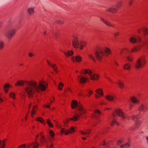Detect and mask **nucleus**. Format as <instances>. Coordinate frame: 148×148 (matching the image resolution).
Here are the masks:
<instances>
[{
  "label": "nucleus",
  "mask_w": 148,
  "mask_h": 148,
  "mask_svg": "<svg viewBox=\"0 0 148 148\" xmlns=\"http://www.w3.org/2000/svg\"><path fill=\"white\" fill-rule=\"evenodd\" d=\"M1 143L0 144V148H5L7 143L8 142V139L7 138H4L1 140Z\"/></svg>",
  "instance_id": "5701e85b"
},
{
  "label": "nucleus",
  "mask_w": 148,
  "mask_h": 148,
  "mask_svg": "<svg viewBox=\"0 0 148 148\" xmlns=\"http://www.w3.org/2000/svg\"><path fill=\"white\" fill-rule=\"evenodd\" d=\"M138 109L140 111H145L147 110V108L145 105L141 104L139 106Z\"/></svg>",
  "instance_id": "7c9ffc66"
},
{
  "label": "nucleus",
  "mask_w": 148,
  "mask_h": 148,
  "mask_svg": "<svg viewBox=\"0 0 148 148\" xmlns=\"http://www.w3.org/2000/svg\"><path fill=\"white\" fill-rule=\"evenodd\" d=\"M38 110V106L37 105L35 104L33 106L32 110L31 111V116L32 117L36 114Z\"/></svg>",
  "instance_id": "6ab92c4d"
},
{
  "label": "nucleus",
  "mask_w": 148,
  "mask_h": 148,
  "mask_svg": "<svg viewBox=\"0 0 148 148\" xmlns=\"http://www.w3.org/2000/svg\"><path fill=\"white\" fill-rule=\"evenodd\" d=\"M124 141V140L123 139H121L119 140H118L117 142V144L118 145H120V147L121 148L123 147H129L130 145L129 143H127L125 144V145H122V144L123 143Z\"/></svg>",
  "instance_id": "4468645a"
},
{
  "label": "nucleus",
  "mask_w": 148,
  "mask_h": 148,
  "mask_svg": "<svg viewBox=\"0 0 148 148\" xmlns=\"http://www.w3.org/2000/svg\"><path fill=\"white\" fill-rule=\"evenodd\" d=\"M127 60L130 62H132L133 61L132 58L130 56H128L127 57Z\"/></svg>",
  "instance_id": "13d9d810"
},
{
  "label": "nucleus",
  "mask_w": 148,
  "mask_h": 148,
  "mask_svg": "<svg viewBox=\"0 0 148 148\" xmlns=\"http://www.w3.org/2000/svg\"><path fill=\"white\" fill-rule=\"evenodd\" d=\"M141 49L140 46H134L130 50V53H138Z\"/></svg>",
  "instance_id": "dca6fc26"
},
{
  "label": "nucleus",
  "mask_w": 148,
  "mask_h": 148,
  "mask_svg": "<svg viewBox=\"0 0 148 148\" xmlns=\"http://www.w3.org/2000/svg\"><path fill=\"white\" fill-rule=\"evenodd\" d=\"M10 86V85L8 83L6 84L4 86L3 89L5 93H7L8 92Z\"/></svg>",
  "instance_id": "bb28decb"
},
{
  "label": "nucleus",
  "mask_w": 148,
  "mask_h": 148,
  "mask_svg": "<svg viewBox=\"0 0 148 148\" xmlns=\"http://www.w3.org/2000/svg\"><path fill=\"white\" fill-rule=\"evenodd\" d=\"M115 124H116L117 125H119V123L116 119H113L111 122V126H113Z\"/></svg>",
  "instance_id": "c03bdc74"
},
{
  "label": "nucleus",
  "mask_w": 148,
  "mask_h": 148,
  "mask_svg": "<svg viewBox=\"0 0 148 148\" xmlns=\"http://www.w3.org/2000/svg\"><path fill=\"white\" fill-rule=\"evenodd\" d=\"M118 10L116 8L113 7H111L106 9V11L110 12L112 13H115Z\"/></svg>",
  "instance_id": "a211bd4d"
},
{
  "label": "nucleus",
  "mask_w": 148,
  "mask_h": 148,
  "mask_svg": "<svg viewBox=\"0 0 148 148\" xmlns=\"http://www.w3.org/2000/svg\"><path fill=\"white\" fill-rule=\"evenodd\" d=\"M104 53L105 56H108L109 55L112 54V52L110 49L108 47H106L104 50Z\"/></svg>",
  "instance_id": "393cba45"
},
{
  "label": "nucleus",
  "mask_w": 148,
  "mask_h": 148,
  "mask_svg": "<svg viewBox=\"0 0 148 148\" xmlns=\"http://www.w3.org/2000/svg\"><path fill=\"white\" fill-rule=\"evenodd\" d=\"M119 32H115L114 34V36L115 37H117L119 35Z\"/></svg>",
  "instance_id": "0e129e2a"
},
{
  "label": "nucleus",
  "mask_w": 148,
  "mask_h": 148,
  "mask_svg": "<svg viewBox=\"0 0 148 148\" xmlns=\"http://www.w3.org/2000/svg\"><path fill=\"white\" fill-rule=\"evenodd\" d=\"M16 31L14 29H11L7 32L5 34V36L8 38H11L15 33Z\"/></svg>",
  "instance_id": "ddd939ff"
},
{
  "label": "nucleus",
  "mask_w": 148,
  "mask_h": 148,
  "mask_svg": "<svg viewBox=\"0 0 148 148\" xmlns=\"http://www.w3.org/2000/svg\"><path fill=\"white\" fill-rule=\"evenodd\" d=\"M130 42L131 43H135L136 42V39L135 37L133 36H131L129 39Z\"/></svg>",
  "instance_id": "72a5a7b5"
},
{
  "label": "nucleus",
  "mask_w": 148,
  "mask_h": 148,
  "mask_svg": "<svg viewBox=\"0 0 148 148\" xmlns=\"http://www.w3.org/2000/svg\"><path fill=\"white\" fill-rule=\"evenodd\" d=\"M100 77V75L97 73L92 74L90 77L91 80L97 81L99 80Z\"/></svg>",
  "instance_id": "412c9836"
},
{
  "label": "nucleus",
  "mask_w": 148,
  "mask_h": 148,
  "mask_svg": "<svg viewBox=\"0 0 148 148\" xmlns=\"http://www.w3.org/2000/svg\"><path fill=\"white\" fill-rule=\"evenodd\" d=\"M77 80L79 82L84 84L88 81V79L86 76L81 74L78 76Z\"/></svg>",
  "instance_id": "9d476101"
},
{
  "label": "nucleus",
  "mask_w": 148,
  "mask_h": 148,
  "mask_svg": "<svg viewBox=\"0 0 148 148\" xmlns=\"http://www.w3.org/2000/svg\"><path fill=\"white\" fill-rule=\"evenodd\" d=\"M95 57L97 60L101 62L102 60L103 57L104 55V52L101 50H99L95 52Z\"/></svg>",
  "instance_id": "423d86ee"
},
{
  "label": "nucleus",
  "mask_w": 148,
  "mask_h": 148,
  "mask_svg": "<svg viewBox=\"0 0 148 148\" xmlns=\"http://www.w3.org/2000/svg\"><path fill=\"white\" fill-rule=\"evenodd\" d=\"M118 85L119 87L121 89L123 88L124 87V84L122 82V81L121 80H119L118 81Z\"/></svg>",
  "instance_id": "4c0bfd02"
},
{
  "label": "nucleus",
  "mask_w": 148,
  "mask_h": 148,
  "mask_svg": "<svg viewBox=\"0 0 148 148\" xmlns=\"http://www.w3.org/2000/svg\"><path fill=\"white\" fill-rule=\"evenodd\" d=\"M84 73L85 74H88L90 77L92 73V71L91 70L88 69H85L84 70Z\"/></svg>",
  "instance_id": "473e14b6"
},
{
  "label": "nucleus",
  "mask_w": 148,
  "mask_h": 148,
  "mask_svg": "<svg viewBox=\"0 0 148 148\" xmlns=\"http://www.w3.org/2000/svg\"><path fill=\"white\" fill-rule=\"evenodd\" d=\"M41 133V139L40 140V144L42 146H44L46 148H54V144L51 139L47 140L44 135Z\"/></svg>",
  "instance_id": "f03ea898"
},
{
  "label": "nucleus",
  "mask_w": 148,
  "mask_h": 148,
  "mask_svg": "<svg viewBox=\"0 0 148 148\" xmlns=\"http://www.w3.org/2000/svg\"><path fill=\"white\" fill-rule=\"evenodd\" d=\"M101 113V112L98 110H96L94 111L93 113L92 114V118L98 119V123L101 122V120L99 119V116Z\"/></svg>",
  "instance_id": "9b49d317"
},
{
  "label": "nucleus",
  "mask_w": 148,
  "mask_h": 148,
  "mask_svg": "<svg viewBox=\"0 0 148 148\" xmlns=\"http://www.w3.org/2000/svg\"><path fill=\"white\" fill-rule=\"evenodd\" d=\"M36 87L37 92H39L41 91H45L48 87V85L45 82L43 81H40L38 84L36 81Z\"/></svg>",
  "instance_id": "7ed1b4c3"
},
{
  "label": "nucleus",
  "mask_w": 148,
  "mask_h": 148,
  "mask_svg": "<svg viewBox=\"0 0 148 148\" xmlns=\"http://www.w3.org/2000/svg\"><path fill=\"white\" fill-rule=\"evenodd\" d=\"M49 134L50 138H51V139L52 140V139L54 138L55 136L54 132L52 130H49Z\"/></svg>",
  "instance_id": "ea45409f"
},
{
  "label": "nucleus",
  "mask_w": 148,
  "mask_h": 148,
  "mask_svg": "<svg viewBox=\"0 0 148 148\" xmlns=\"http://www.w3.org/2000/svg\"><path fill=\"white\" fill-rule=\"evenodd\" d=\"M70 119L71 118L69 119H66L63 122L64 124L65 125H66L70 121H71V119Z\"/></svg>",
  "instance_id": "864d4df0"
},
{
  "label": "nucleus",
  "mask_w": 148,
  "mask_h": 148,
  "mask_svg": "<svg viewBox=\"0 0 148 148\" xmlns=\"http://www.w3.org/2000/svg\"><path fill=\"white\" fill-rule=\"evenodd\" d=\"M72 92L71 89L69 87H67L64 90V92L65 93H71Z\"/></svg>",
  "instance_id": "3c124183"
},
{
  "label": "nucleus",
  "mask_w": 148,
  "mask_h": 148,
  "mask_svg": "<svg viewBox=\"0 0 148 148\" xmlns=\"http://www.w3.org/2000/svg\"><path fill=\"white\" fill-rule=\"evenodd\" d=\"M72 45L73 47L75 49H77L79 47V38L77 36H73V39L72 42Z\"/></svg>",
  "instance_id": "0eeeda50"
},
{
  "label": "nucleus",
  "mask_w": 148,
  "mask_h": 148,
  "mask_svg": "<svg viewBox=\"0 0 148 148\" xmlns=\"http://www.w3.org/2000/svg\"><path fill=\"white\" fill-rule=\"evenodd\" d=\"M75 129L74 127H71L68 130L69 133L70 134H72L75 131Z\"/></svg>",
  "instance_id": "8fccbe9b"
},
{
  "label": "nucleus",
  "mask_w": 148,
  "mask_h": 148,
  "mask_svg": "<svg viewBox=\"0 0 148 148\" xmlns=\"http://www.w3.org/2000/svg\"><path fill=\"white\" fill-rule=\"evenodd\" d=\"M27 86L25 88V92L29 97H32L37 92L36 87V81L31 80L27 82Z\"/></svg>",
  "instance_id": "f257e3e1"
},
{
  "label": "nucleus",
  "mask_w": 148,
  "mask_h": 148,
  "mask_svg": "<svg viewBox=\"0 0 148 148\" xmlns=\"http://www.w3.org/2000/svg\"><path fill=\"white\" fill-rule=\"evenodd\" d=\"M30 145V148L31 147L32 148H38L39 146V144L37 142V141H33L32 143L30 144H29Z\"/></svg>",
  "instance_id": "b1692460"
},
{
  "label": "nucleus",
  "mask_w": 148,
  "mask_h": 148,
  "mask_svg": "<svg viewBox=\"0 0 148 148\" xmlns=\"http://www.w3.org/2000/svg\"><path fill=\"white\" fill-rule=\"evenodd\" d=\"M78 114L81 117L85 115L87 112L86 109L81 104L78 105Z\"/></svg>",
  "instance_id": "6e6552de"
},
{
  "label": "nucleus",
  "mask_w": 148,
  "mask_h": 148,
  "mask_svg": "<svg viewBox=\"0 0 148 148\" xmlns=\"http://www.w3.org/2000/svg\"><path fill=\"white\" fill-rule=\"evenodd\" d=\"M99 105L102 106L106 105V103L103 100H102L99 102Z\"/></svg>",
  "instance_id": "6e6d98bb"
},
{
  "label": "nucleus",
  "mask_w": 148,
  "mask_h": 148,
  "mask_svg": "<svg viewBox=\"0 0 148 148\" xmlns=\"http://www.w3.org/2000/svg\"><path fill=\"white\" fill-rule=\"evenodd\" d=\"M143 31L144 36H147L148 35V29L146 27H144L143 28Z\"/></svg>",
  "instance_id": "79ce46f5"
},
{
  "label": "nucleus",
  "mask_w": 148,
  "mask_h": 148,
  "mask_svg": "<svg viewBox=\"0 0 148 148\" xmlns=\"http://www.w3.org/2000/svg\"><path fill=\"white\" fill-rule=\"evenodd\" d=\"M101 20L106 25L108 26H111L110 23L108 21L105 20L102 18H101Z\"/></svg>",
  "instance_id": "a18cd8bd"
},
{
  "label": "nucleus",
  "mask_w": 148,
  "mask_h": 148,
  "mask_svg": "<svg viewBox=\"0 0 148 148\" xmlns=\"http://www.w3.org/2000/svg\"><path fill=\"white\" fill-rule=\"evenodd\" d=\"M91 132V130H88L86 131V135H87L89 134Z\"/></svg>",
  "instance_id": "774afa93"
},
{
  "label": "nucleus",
  "mask_w": 148,
  "mask_h": 148,
  "mask_svg": "<svg viewBox=\"0 0 148 148\" xmlns=\"http://www.w3.org/2000/svg\"><path fill=\"white\" fill-rule=\"evenodd\" d=\"M87 44V42L84 40L80 41L79 42V45L78 48L80 50H82L84 48L86 47Z\"/></svg>",
  "instance_id": "f3484780"
},
{
  "label": "nucleus",
  "mask_w": 148,
  "mask_h": 148,
  "mask_svg": "<svg viewBox=\"0 0 148 148\" xmlns=\"http://www.w3.org/2000/svg\"><path fill=\"white\" fill-rule=\"evenodd\" d=\"M55 100V98L54 97H53L50 100V102L49 103V104L50 105H51L52 103H53V101Z\"/></svg>",
  "instance_id": "338daca9"
},
{
  "label": "nucleus",
  "mask_w": 148,
  "mask_h": 148,
  "mask_svg": "<svg viewBox=\"0 0 148 148\" xmlns=\"http://www.w3.org/2000/svg\"><path fill=\"white\" fill-rule=\"evenodd\" d=\"M81 116L79 114H75L74 116L72 118H71V121H76L79 119Z\"/></svg>",
  "instance_id": "2f4dec72"
},
{
  "label": "nucleus",
  "mask_w": 148,
  "mask_h": 148,
  "mask_svg": "<svg viewBox=\"0 0 148 148\" xmlns=\"http://www.w3.org/2000/svg\"><path fill=\"white\" fill-rule=\"evenodd\" d=\"M64 86V84L62 82H59L58 85V88L59 90H62L63 87Z\"/></svg>",
  "instance_id": "37998d69"
},
{
  "label": "nucleus",
  "mask_w": 148,
  "mask_h": 148,
  "mask_svg": "<svg viewBox=\"0 0 148 148\" xmlns=\"http://www.w3.org/2000/svg\"><path fill=\"white\" fill-rule=\"evenodd\" d=\"M27 12L29 14H31L34 13V10L33 8H30L27 9Z\"/></svg>",
  "instance_id": "09e8293b"
},
{
  "label": "nucleus",
  "mask_w": 148,
  "mask_h": 148,
  "mask_svg": "<svg viewBox=\"0 0 148 148\" xmlns=\"http://www.w3.org/2000/svg\"><path fill=\"white\" fill-rule=\"evenodd\" d=\"M28 82L25 80H19L15 84V86H23L25 83H26Z\"/></svg>",
  "instance_id": "cd10ccee"
},
{
  "label": "nucleus",
  "mask_w": 148,
  "mask_h": 148,
  "mask_svg": "<svg viewBox=\"0 0 148 148\" xmlns=\"http://www.w3.org/2000/svg\"><path fill=\"white\" fill-rule=\"evenodd\" d=\"M60 133L61 134L64 133L66 135H68L69 134L68 130L64 128H61L60 130Z\"/></svg>",
  "instance_id": "c85d7f7f"
},
{
  "label": "nucleus",
  "mask_w": 148,
  "mask_h": 148,
  "mask_svg": "<svg viewBox=\"0 0 148 148\" xmlns=\"http://www.w3.org/2000/svg\"><path fill=\"white\" fill-rule=\"evenodd\" d=\"M4 46V44L3 42L0 41V49H2Z\"/></svg>",
  "instance_id": "5fc2aeb1"
},
{
  "label": "nucleus",
  "mask_w": 148,
  "mask_h": 148,
  "mask_svg": "<svg viewBox=\"0 0 148 148\" xmlns=\"http://www.w3.org/2000/svg\"><path fill=\"white\" fill-rule=\"evenodd\" d=\"M105 98L108 101L112 102L115 101L117 98L115 95L111 94L106 95L105 96Z\"/></svg>",
  "instance_id": "1a4fd4ad"
},
{
  "label": "nucleus",
  "mask_w": 148,
  "mask_h": 148,
  "mask_svg": "<svg viewBox=\"0 0 148 148\" xmlns=\"http://www.w3.org/2000/svg\"><path fill=\"white\" fill-rule=\"evenodd\" d=\"M36 121L40 122L41 123L44 125H45L46 124V122L43 118L39 116L37 117L35 119Z\"/></svg>",
  "instance_id": "a878e982"
},
{
  "label": "nucleus",
  "mask_w": 148,
  "mask_h": 148,
  "mask_svg": "<svg viewBox=\"0 0 148 148\" xmlns=\"http://www.w3.org/2000/svg\"><path fill=\"white\" fill-rule=\"evenodd\" d=\"M122 2H118L116 3V5L115 7L118 10V8H120L122 6Z\"/></svg>",
  "instance_id": "49530a36"
},
{
  "label": "nucleus",
  "mask_w": 148,
  "mask_h": 148,
  "mask_svg": "<svg viewBox=\"0 0 148 148\" xmlns=\"http://www.w3.org/2000/svg\"><path fill=\"white\" fill-rule=\"evenodd\" d=\"M51 105H50L49 103H48L47 104H45L44 105L43 107L44 108H50V106Z\"/></svg>",
  "instance_id": "4d7b16f0"
},
{
  "label": "nucleus",
  "mask_w": 148,
  "mask_h": 148,
  "mask_svg": "<svg viewBox=\"0 0 148 148\" xmlns=\"http://www.w3.org/2000/svg\"><path fill=\"white\" fill-rule=\"evenodd\" d=\"M87 92L88 94L87 96L89 97L93 93L92 91L91 90H87Z\"/></svg>",
  "instance_id": "603ef678"
},
{
  "label": "nucleus",
  "mask_w": 148,
  "mask_h": 148,
  "mask_svg": "<svg viewBox=\"0 0 148 148\" xmlns=\"http://www.w3.org/2000/svg\"><path fill=\"white\" fill-rule=\"evenodd\" d=\"M53 68L54 71L56 72V73H58V68L56 67V66L55 64H53L51 66Z\"/></svg>",
  "instance_id": "de8ad7c7"
},
{
  "label": "nucleus",
  "mask_w": 148,
  "mask_h": 148,
  "mask_svg": "<svg viewBox=\"0 0 148 148\" xmlns=\"http://www.w3.org/2000/svg\"><path fill=\"white\" fill-rule=\"evenodd\" d=\"M18 148H30V145L28 144H24L18 147Z\"/></svg>",
  "instance_id": "e433bc0d"
},
{
  "label": "nucleus",
  "mask_w": 148,
  "mask_h": 148,
  "mask_svg": "<svg viewBox=\"0 0 148 148\" xmlns=\"http://www.w3.org/2000/svg\"><path fill=\"white\" fill-rule=\"evenodd\" d=\"M131 67L130 64L129 63H126L123 65L124 69L125 70H129Z\"/></svg>",
  "instance_id": "c9c22d12"
},
{
  "label": "nucleus",
  "mask_w": 148,
  "mask_h": 148,
  "mask_svg": "<svg viewBox=\"0 0 148 148\" xmlns=\"http://www.w3.org/2000/svg\"><path fill=\"white\" fill-rule=\"evenodd\" d=\"M64 53L66 57L68 58L72 56L73 54V51L72 50H68L66 52H64Z\"/></svg>",
  "instance_id": "4be33fe9"
},
{
  "label": "nucleus",
  "mask_w": 148,
  "mask_h": 148,
  "mask_svg": "<svg viewBox=\"0 0 148 148\" xmlns=\"http://www.w3.org/2000/svg\"><path fill=\"white\" fill-rule=\"evenodd\" d=\"M146 60L145 56H143L138 58L136 61L135 67L138 69L142 68L146 63Z\"/></svg>",
  "instance_id": "20e7f679"
},
{
  "label": "nucleus",
  "mask_w": 148,
  "mask_h": 148,
  "mask_svg": "<svg viewBox=\"0 0 148 148\" xmlns=\"http://www.w3.org/2000/svg\"><path fill=\"white\" fill-rule=\"evenodd\" d=\"M46 122L49 127L53 128V125L50 119H47L46 120Z\"/></svg>",
  "instance_id": "a19ab883"
},
{
  "label": "nucleus",
  "mask_w": 148,
  "mask_h": 148,
  "mask_svg": "<svg viewBox=\"0 0 148 148\" xmlns=\"http://www.w3.org/2000/svg\"><path fill=\"white\" fill-rule=\"evenodd\" d=\"M79 133L83 135H86V132H83L82 131H79Z\"/></svg>",
  "instance_id": "052dcab7"
},
{
  "label": "nucleus",
  "mask_w": 148,
  "mask_h": 148,
  "mask_svg": "<svg viewBox=\"0 0 148 148\" xmlns=\"http://www.w3.org/2000/svg\"><path fill=\"white\" fill-rule=\"evenodd\" d=\"M115 112L117 116L122 118L123 121L130 119V117L123 113L121 109L119 108H116L115 110Z\"/></svg>",
  "instance_id": "39448f33"
},
{
  "label": "nucleus",
  "mask_w": 148,
  "mask_h": 148,
  "mask_svg": "<svg viewBox=\"0 0 148 148\" xmlns=\"http://www.w3.org/2000/svg\"><path fill=\"white\" fill-rule=\"evenodd\" d=\"M79 104H78L77 101L76 100H72L71 101V108L72 109H74L77 107L78 109V105Z\"/></svg>",
  "instance_id": "aec40b11"
},
{
  "label": "nucleus",
  "mask_w": 148,
  "mask_h": 148,
  "mask_svg": "<svg viewBox=\"0 0 148 148\" xmlns=\"http://www.w3.org/2000/svg\"><path fill=\"white\" fill-rule=\"evenodd\" d=\"M114 64L115 65L117 66H119V64L118 62L116 60H115L114 61Z\"/></svg>",
  "instance_id": "69168bd1"
},
{
  "label": "nucleus",
  "mask_w": 148,
  "mask_h": 148,
  "mask_svg": "<svg viewBox=\"0 0 148 148\" xmlns=\"http://www.w3.org/2000/svg\"><path fill=\"white\" fill-rule=\"evenodd\" d=\"M9 96L10 98H12L13 100H15L16 99V95L14 92H10L9 93Z\"/></svg>",
  "instance_id": "58836bf2"
},
{
  "label": "nucleus",
  "mask_w": 148,
  "mask_h": 148,
  "mask_svg": "<svg viewBox=\"0 0 148 148\" xmlns=\"http://www.w3.org/2000/svg\"><path fill=\"white\" fill-rule=\"evenodd\" d=\"M71 60L74 62H80L82 61V58L80 55H78L75 56H72Z\"/></svg>",
  "instance_id": "f8f14e48"
},
{
  "label": "nucleus",
  "mask_w": 148,
  "mask_h": 148,
  "mask_svg": "<svg viewBox=\"0 0 148 148\" xmlns=\"http://www.w3.org/2000/svg\"><path fill=\"white\" fill-rule=\"evenodd\" d=\"M29 112L27 113H26L25 116L24 120L25 121H26L27 119Z\"/></svg>",
  "instance_id": "680f3d73"
},
{
  "label": "nucleus",
  "mask_w": 148,
  "mask_h": 148,
  "mask_svg": "<svg viewBox=\"0 0 148 148\" xmlns=\"http://www.w3.org/2000/svg\"><path fill=\"white\" fill-rule=\"evenodd\" d=\"M95 92L100 96H103V92L102 88H98L96 89L95 90Z\"/></svg>",
  "instance_id": "c756f323"
},
{
  "label": "nucleus",
  "mask_w": 148,
  "mask_h": 148,
  "mask_svg": "<svg viewBox=\"0 0 148 148\" xmlns=\"http://www.w3.org/2000/svg\"><path fill=\"white\" fill-rule=\"evenodd\" d=\"M131 101L133 103L136 104H138L140 103V101L138 99L137 97L135 96H131L130 98Z\"/></svg>",
  "instance_id": "2eb2a0df"
},
{
  "label": "nucleus",
  "mask_w": 148,
  "mask_h": 148,
  "mask_svg": "<svg viewBox=\"0 0 148 148\" xmlns=\"http://www.w3.org/2000/svg\"><path fill=\"white\" fill-rule=\"evenodd\" d=\"M88 56L89 58L92 60V61L94 62H96V61L94 58L93 53H88Z\"/></svg>",
  "instance_id": "f704fd0d"
},
{
  "label": "nucleus",
  "mask_w": 148,
  "mask_h": 148,
  "mask_svg": "<svg viewBox=\"0 0 148 148\" xmlns=\"http://www.w3.org/2000/svg\"><path fill=\"white\" fill-rule=\"evenodd\" d=\"M141 124V122L139 121H137L136 123V126L138 127Z\"/></svg>",
  "instance_id": "bf43d9fd"
},
{
  "label": "nucleus",
  "mask_w": 148,
  "mask_h": 148,
  "mask_svg": "<svg viewBox=\"0 0 148 148\" xmlns=\"http://www.w3.org/2000/svg\"><path fill=\"white\" fill-rule=\"evenodd\" d=\"M41 133H42V135H42V132H41V133H40L39 134H37L36 135V138H35V140L37 141V138H38V137H39V136H40V137H41V135H40V134Z\"/></svg>",
  "instance_id": "e2e57ef3"
}]
</instances>
